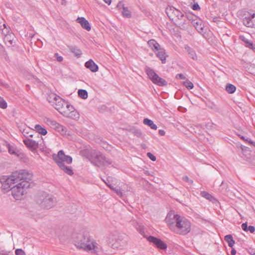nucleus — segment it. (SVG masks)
Segmentation results:
<instances>
[{
  "instance_id": "nucleus-24",
  "label": "nucleus",
  "mask_w": 255,
  "mask_h": 255,
  "mask_svg": "<svg viewBox=\"0 0 255 255\" xmlns=\"http://www.w3.org/2000/svg\"><path fill=\"white\" fill-rule=\"evenodd\" d=\"M194 26L198 32L200 33H205L204 26L202 25L201 20H199L196 22L194 21Z\"/></svg>"
},
{
  "instance_id": "nucleus-46",
  "label": "nucleus",
  "mask_w": 255,
  "mask_h": 255,
  "mask_svg": "<svg viewBox=\"0 0 255 255\" xmlns=\"http://www.w3.org/2000/svg\"><path fill=\"white\" fill-rule=\"evenodd\" d=\"M147 157L152 161H154L156 160V157L153 154H152L150 152H147Z\"/></svg>"
},
{
  "instance_id": "nucleus-26",
  "label": "nucleus",
  "mask_w": 255,
  "mask_h": 255,
  "mask_svg": "<svg viewBox=\"0 0 255 255\" xmlns=\"http://www.w3.org/2000/svg\"><path fill=\"white\" fill-rule=\"evenodd\" d=\"M64 116L69 117L74 120H77L79 118V113L75 110H74L71 112H69L68 113H66V114L64 113Z\"/></svg>"
},
{
  "instance_id": "nucleus-56",
  "label": "nucleus",
  "mask_w": 255,
  "mask_h": 255,
  "mask_svg": "<svg viewBox=\"0 0 255 255\" xmlns=\"http://www.w3.org/2000/svg\"><path fill=\"white\" fill-rule=\"evenodd\" d=\"M4 51V49L3 46L0 44V52H2Z\"/></svg>"
},
{
  "instance_id": "nucleus-39",
  "label": "nucleus",
  "mask_w": 255,
  "mask_h": 255,
  "mask_svg": "<svg viewBox=\"0 0 255 255\" xmlns=\"http://www.w3.org/2000/svg\"><path fill=\"white\" fill-rule=\"evenodd\" d=\"M245 45L246 47H248L251 49L254 50L255 49V45L250 40H246V43L245 44Z\"/></svg>"
},
{
  "instance_id": "nucleus-17",
  "label": "nucleus",
  "mask_w": 255,
  "mask_h": 255,
  "mask_svg": "<svg viewBox=\"0 0 255 255\" xmlns=\"http://www.w3.org/2000/svg\"><path fill=\"white\" fill-rule=\"evenodd\" d=\"M85 66L93 72H96L99 69L98 66L92 59L87 61L85 64Z\"/></svg>"
},
{
  "instance_id": "nucleus-63",
  "label": "nucleus",
  "mask_w": 255,
  "mask_h": 255,
  "mask_svg": "<svg viewBox=\"0 0 255 255\" xmlns=\"http://www.w3.org/2000/svg\"><path fill=\"white\" fill-rule=\"evenodd\" d=\"M241 138L243 139L244 140H246L247 141L249 142V140H248V139H245V137L244 136H242L241 137Z\"/></svg>"
},
{
  "instance_id": "nucleus-1",
  "label": "nucleus",
  "mask_w": 255,
  "mask_h": 255,
  "mask_svg": "<svg viewBox=\"0 0 255 255\" xmlns=\"http://www.w3.org/2000/svg\"><path fill=\"white\" fill-rule=\"evenodd\" d=\"M32 174L25 170L15 171L9 177L2 176L0 178L1 188L5 191H11V194L16 200L20 199L25 192V189L29 188L30 181Z\"/></svg>"
},
{
  "instance_id": "nucleus-8",
  "label": "nucleus",
  "mask_w": 255,
  "mask_h": 255,
  "mask_svg": "<svg viewBox=\"0 0 255 255\" xmlns=\"http://www.w3.org/2000/svg\"><path fill=\"white\" fill-rule=\"evenodd\" d=\"M146 71L149 78L155 84L159 86H164L167 85V82L164 79L160 77L152 69L147 68Z\"/></svg>"
},
{
  "instance_id": "nucleus-59",
  "label": "nucleus",
  "mask_w": 255,
  "mask_h": 255,
  "mask_svg": "<svg viewBox=\"0 0 255 255\" xmlns=\"http://www.w3.org/2000/svg\"><path fill=\"white\" fill-rule=\"evenodd\" d=\"M123 5L121 2H119L117 5V7H120L121 6H123Z\"/></svg>"
},
{
  "instance_id": "nucleus-6",
  "label": "nucleus",
  "mask_w": 255,
  "mask_h": 255,
  "mask_svg": "<svg viewBox=\"0 0 255 255\" xmlns=\"http://www.w3.org/2000/svg\"><path fill=\"white\" fill-rule=\"evenodd\" d=\"M36 202L42 208L48 209L53 207L56 199L53 195L43 192L38 196Z\"/></svg>"
},
{
  "instance_id": "nucleus-61",
  "label": "nucleus",
  "mask_w": 255,
  "mask_h": 255,
  "mask_svg": "<svg viewBox=\"0 0 255 255\" xmlns=\"http://www.w3.org/2000/svg\"><path fill=\"white\" fill-rule=\"evenodd\" d=\"M32 137L34 138L33 139L37 140L36 138L39 139V138H41V136H39V137H38L36 135H35V136H33Z\"/></svg>"
},
{
  "instance_id": "nucleus-3",
  "label": "nucleus",
  "mask_w": 255,
  "mask_h": 255,
  "mask_svg": "<svg viewBox=\"0 0 255 255\" xmlns=\"http://www.w3.org/2000/svg\"><path fill=\"white\" fill-rule=\"evenodd\" d=\"M166 13L176 25L181 29L186 28V16L180 10L173 6H169L166 8Z\"/></svg>"
},
{
  "instance_id": "nucleus-52",
  "label": "nucleus",
  "mask_w": 255,
  "mask_h": 255,
  "mask_svg": "<svg viewBox=\"0 0 255 255\" xmlns=\"http://www.w3.org/2000/svg\"><path fill=\"white\" fill-rule=\"evenodd\" d=\"M158 133L161 136H163L165 135V132L164 131V130H162V129H159V131H158Z\"/></svg>"
},
{
  "instance_id": "nucleus-47",
  "label": "nucleus",
  "mask_w": 255,
  "mask_h": 255,
  "mask_svg": "<svg viewBox=\"0 0 255 255\" xmlns=\"http://www.w3.org/2000/svg\"><path fill=\"white\" fill-rule=\"evenodd\" d=\"M182 179L184 181L189 183L190 184H192L193 183V181L192 180L190 179L187 176H183L182 177Z\"/></svg>"
},
{
  "instance_id": "nucleus-13",
  "label": "nucleus",
  "mask_w": 255,
  "mask_h": 255,
  "mask_svg": "<svg viewBox=\"0 0 255 255\" xmlns=\"http://www.w3.org/2000/svg\"><path fill=\"white\" fill-rule=\"evenodd\" d=\"M244 24L249 27L255 28V13L252 14L249 13L243 19Z\"/></svg>"
},
{
  "instance_id": "nucleus-33",
  "label": "nucleus",
  "mask_w": 255,
  "mask_h": 255,
  "mask_svg": "<svg viewBox=\"0 0 255 255\" xmlns=\"http://www.w3.org/2000/svg\"><path fill=\"white\" fill-rule=\"evenodd\" d=\"M201 195H202V197L213 202H214V200H215V199L213 196H212L210 194L206 191L201 192Z\"/></svg>"
},
{
  "instance_id": "nucleus-31",
  "label": "nucleus",
  "mask_w": 255,
  "mask_h": 255,
  "mask_svg": "<svg viewBox=\"0 0 255 255\" xmlns=\"http://www.w3.org/2000/svg\"><path fill=\"white\" fill-rule=\"evenodd\" d=\"M47 124L52 128L57 130L58 126H59V123H57L55 121L48 119L47 120Z\"/></svg>"
},
{
  "instance_id": "nucleus-22",
  "label": "nucleus",
  "mask_w": 255,
  "mask_h": 255,
  "mask_svg": "<svg viewBox=\"0 0 255 255\" xmlns=\"http://www.w3.org/2000/svg\"><path fill=\"white\" fill-rule=\"evenodd\" d=\"M59 167L66 174L69 175H72L74 174L72 168L71 166H66L64 163H60Z\"/></svg>"
},
{
  "instance_id": "nucleus-29",
  "label": "nucleus",
  "mask_w": 255,
  "mask_h": 255,
  "mask_svg": "<svg viewBox=\"0 0 255 255\" xmlns=\"http://www.w3.org/2000/svg\"><path fill=\"white\" fill-rule=\"evenodd\" d=\"M242 228L244 231H250L251 233H253L255 231V227L251 225L248 226L247 222L242 224Z\"/></svg>"
},
{
  "instance_id": "nucleus-51",
  "label": "nucleus",
  "mask_w": 255,
  "mask_h": 255,
  "mask_svg": "<svg viewBox=\"0 0 255 255\" xmlns=\"http://www.w3.org/2000/svg\"><path fill=\"white\" fill-rule=\"evenodd\" d=\"M211 108L214 111L217 112H220V108L214 105L213 106L211 107Z\"/></svg>"
},
{
  "instance_id": "nucleus-5",
  "label": "nucleus",
  "mask_w": 255,
  "mask_h": 255,
  "mask_svg": "<svg viewBox=\"0 0 255 255\" xmlns=\"http://www.w3.org/2000/svg\"><path fill=\"white\" fill-rule=\"evenodd\" d=\"M176 233L182 235H187L191 231V223L184 217L177 216Z\"/></svg>"
},
{
  "instance_id": "nucleus-48",
  "label": "nucleus",
  "mask_w": 255,
  "mask_h": 255,
  "mask_svg": "<svg viewBox=\"0 0 255 255\" xmlns=\"http://www.w3.org/2000/svg\"><path fill=\"white\" fill-rule=\"evenodd\" d=\"M192 8L194 10H198L200 9V7L198 3H195L192 5Z\"/></svg>"
},
{
  "instance_id": "nucleus-14",
  "label": "nucleus",
  "mask_w": 255,
  "mask_h": 255,
  "mask_svg": "<svg viewBox=\"0 0 255 255\" xmlns=\"http://www.w3.org/2000/svg\"><path fill=\"white\" fill-rule=\"evenodd\" d=\"M23 142L27 148L33 151L38 147L39 141L27 138L23 139Z\"/></svg>"
},
{
  "instance_id": "nucleus-40",
  "label": "nucleus",
  "mask_w": 255,
  "mask_h": 255,
  "mask_svg": "<svg viewBox=\"0 0 255 255\" xmlns=\"http://www.w3.org/2000/svg\"><path fill=\"white\" fill-rule=\"evenodd\" d=\"M0 108L5 109L7 108V103L5 100L0 96Z\"/></svg>"
},
{
  "instance_id": "nucleus-23",
  "label": "nucleus",
  "mask_w": 255,
  "mask_h": 255,
  "mask_svg": "<svg viewBox=\"0 0 255 255\" xmlns=\"http://www.w3.org/2000/svg\"><path fill=\"white\" fill-rule=\"evenodd\" d=\"M148 45L153 51H156L160 47V45L154 39H150L147 42Z\"/></svg>"
},
{
  "instance_id": "nucleus-53",
  "label": "nucleus",
  "mask_w": 255,
  "mask_h": 255,
  "mask_svg": "<svg viewBox=\"0 0 255 255\" xmlns=\"http://www.w3.org/2000/svg\"><path fill=\"white\" fill-rule=\"evenodd\" d=\"M236 254V250L233 248V247L232 248V250H231V254L232 255H235Z\"/></svg>"
},
{
  "instance_id": "nucleus-11",
  "label": "nucleus",
  "mask_w": 255,
  "mask_h": 255,
  "mask_svg": "<svg viewBox=\"0 0 255 255\" xmlns=\"http://www.w3.org/2000/svg\"><path fill=\"white\" fill-rule=\"evenodd\" d=\"M128 237L126 234H123L119 235L116 240V242L112 245L113 249L124 247L127 244Z\"/></svg>"
},
{
  "instance_id": "nucleus-54",
  "label": "nucleus",
  "mask_w": 255,
  "mask_h": 255,
  "mask_svg": "<svg viewBox=\"0 0 255 255\" xmlns=\"http://www.w3.org/2000/svg\"><path fill=\"white\" fill-rule=\"evenodd\" d=\"M240 38L246 43V40H248L244 36H240Z\"/></svg>"
},
{
  "instance_id": "nucleus-25",
  "label": "nucleus",
  "mask_w": 255,
  "mask_h": 255,
  "mask_svg": "<svg viewBox=\"0 0 255 255\" xmlns=\"http://www.w3.org/2000/svg\"><path fill=\"white\" fill-rule=\"evenodd\" d=\"M35 132L38 134H41L45 135L47 134V131L45 128L42 127L40 125H36L35 126Z\"/></svg>"
},
{
  "instance_id": "nucleus-18",
  "label": "nucleus",
  "mask_w": 255,
  "mask_h": 255,
  "mask_svg": "<svg viewBox=\"0 0 255 255\" xmlns=\"http://www.w3.org/2000/svg\"><path fill=\"white\" fill-rule=\"evenodd\" d=\"M156 51V56L160 59L162 63H165L167 56V55H165V50L160 47Z\"/></svg>"
},
{
  "instance_id": "nucleus-42",
  "label": "nucleus",
  "mask_w": 255,
  "mask_h": 255,
  "mask_svg": "<svg viewBox=\"0 0 255 255\" xmlns=\"http://www.w3.org/2000/svg\"><path fill=\"white\" fill-rule=\"evenodd\" d=\"M248 72L252 74V75H254L255 76V66L251 65L248 68Z\"/></svg>"
},
{
  "instance_id": "nucleus-55",
  "label": "nucleus",
  "mask_w": 255,
  "mask_h": 255,
  "mask_svg": "<svg viewBox=\"0 0 255 255\" xmlns=\"http://www.w3.org/2000/svg\"><path fill=\"white\" fill-rule=\"evenodd\" d=\"M103 1L106 3H107L108 5H110L112 2V0H103Z\"/></svg>"
},
{
  "instance_id": "nucleus-57",
  "label": "nucleus",
  "mask_w": 255,
  "mask_h": 255,
  "mask_svg": "<svg viewBox=\"0 0 255 255\" xmlns=\"http://www.w3.org/2000/svg\"><path fill=\"white\" fill-rule=\"evenodd\" d=\"M249 142L251 144H252L255 147V142H254L253 141H252L251 140H249Z\"/></svg>"
},
{
  "instance_id": "nucleus-9",
  "label": "nucleus",
  "mask_w": 255,
  "mask_h": 255,
  "mask_svg": "<svg viewBox=\"0 0 255 255\" xmlns=\"http://www.w3.org/2000/svg\"><path fill=\"white\" fill-rule=\"evenodd\" d=\"M52 158L58 166L60 165V163H64V162H66L67 164H70L72 162V157L65 155L62 150L59 151L57 154H53Z\"/></svg>"
},
{
  "instance_id": "nucleus-21",
  "label": "nucleus",
  "mask_w": 255,
  "mask_h": 255,
  "mask_svg": "<svg viewBox=\"0 0 255 255\" xmlns=\"http://www.w3.org/2000/svg\"><path fill=\"white\" fill-rule=\"evenodd\" d=\"M68 47L70 52L74 53L76 57L79 58L81 56L82 54V51L77 46L75 45H69Z\"/></svg>"
},
{
  "instance_id": "nucleus-19",
  "label": "nucleus",
  "mask_w": 255,
  "mask_h": 255,
  "mask_svg": "<svg viewBox=\"0 0 255 255\" xmlns=\"http://www.w3.org/2000/svg\"><path fill=\"white\" fill-rule=\"evenodd\" d=\"M131 225L136 228V229L139 232V233L143 235L144 234V229L143 226H141V224L135 220H131L130 221Z\"/></svg>"
},
{
  "instance_id": "nucleus-38",
  "label": "nucleus",
  "mask_w": 255,
  "mask_h": 255,
  "mask_svg": "<svg viewBox=\"0 0 255 255\" xmlns=\"http://www.w3.org/2000/svg\"><path fill=\"white\" fill-rule=\"evenodd\" d=\"M183 85L189 90L192 89L194 87L193 84L188 80L183 82Z\"/></svg>"
},
{
  "instance_id": "nucleus-16",
  "label": "nucleus",
  "mask_w": 255,
  "mask_h": 255,
  "mask_svg": "<svg viewBox=\"0 0 255 255\" xmlns=\"http://www.w3.org/2000/svg\"><path fill=\"white\" fill-rule=\"evenodd\" d=\"M76 21L78 23H80L83 28L86 29L87 31H90L91 29V26L89 22L83 17H79L76 19Z\"/></svg>"
},
{
  "instance_id": "nucleus-58",
  "label": "nucleus",
  "mask_w": 255,
  "mask_h": 255,
  "mask_svg": "<svg viewBox=\"0 0 255 255\" xmlns=\"http://www.w3.org/2000/svg\"><path fill=\"white\" fill-rule=\"evenodd\" d=\"M2 27L6 28V25L5 23H3L2 25L1 24V22H0V28H2Z\"/></svg>"
},
{
  "instance_id": "nucleus-62",
  "label": "nucleus",
  "mask_w": 255,
  "mask_h": 255,
  "mask_svg": "<svg viewBox=\"0 0 255 255\" xmlns=\"http://www.w3.org/2000/svg\"><path fill=\"white\" fill-rule=\"evenodd\" d=\"M247 148H248V147H245V146H244L243 147H242V150H243V151H246V150H247Z\"/></svg>"
},
{
  "instance_id": "nucleus-20",
  "label": "nucleus",
  "mask_w": 255,
  "mask_h": 255,
  "mask_svg": "<svg viewBox=\"0 0 255 255\" xmlns=\"http://www.w3.org/2000/svg\"><path fill=\"white\" fill-rule=\"evenodd\" d=\"M185 49L188 54V56L193 59L194 60H197V56L196 55L195 51L191 47L187 45L185 46Z\"/></svg>"
},
{
  "instance_id": "nucleus-12",
  "label": "nucleus",
  "mask_w": 255,
  "mask_h": 255,
  "mask_svg": "<svg viewBox=\"0 0 255 255\" xmlns=\"http://www.w3.org/2000/svg\"><path fill=\"white\" fill-rule=\"evenodd\" d=\"M177 216H180L178 214H174V213H169L165 219L166 222L170 229L174 228L177 225Z\"/></svg>"
},
{
  "instance_id": "nucleus-37",
  "label": "nucleus",
  "mask_w": 255,
  "mask_h": 255,
  "mask_svg": "<svg viewBox=\"0 0 255 255\" xmlns=\"http://www.w3.org/2000/svg\"><path fill=\"white\" fill-rule=\"evenodd\" d=\"M122 13L125 17L129 18L131 17V12L128 10L127 7L123 6Z\"/></svg>"
},
{
  "instance_id": "nucleus-41",
  "label": "nucleus",
  "mask_w": 255,
  "mask_h": 255,
  "mask_svg": "<svg viewBox=\"0 0 255 255\" xmlns=\"http://www.w3.org/2000/svg\"><path fill=\"white\" fill-rule=\"evenodd\" d=\"M113 191H114L118 195L120 196H123V193L122 191H121V189L120 187H115L114 189H113Z\"/></svg>"
},
{
  "instance_id": "nucleus-35",
  "label": "nucleus",
  "mask_w": 255,
  "mask_h": 255,
  "mask_svg": "<svg viewBox=\"0 0 255 255\" xmlns=\"http://www.w3.org/2000/svg\"><path fill=\"white\" fill-rule=\"evenodd\" d=\"M236 90V87L233 84H227L226 87V90L230 94L234 93Z\"/></svg>"
},
{
  "instance_id": "nucleus-4",
  "label": "nucleus",
  "mask_w": 255,
  "mask_h": 255,
  "mask_svg": "<svg viewBox=\"0 0 255 255\" xmlns=\"http://www.w3.org/2000/svg\"><path fill=\"white\" fill-rule=\"evenodd\" d=\"M90 160L95 166H108L111 165L112 161L106 157L101 152L98 151H92L90 154Z\"/></svg>"
},
{
  "instance_id": "nucleus-64",
  "label": "nucleus",
  "mask_w": 255,
  "mask_h": 255,
  "mask_svg": "<svg viewBox=\"0 0 255 255\" xmlns=\"http://www.w3.org/2000/svg\"><path fill=\"white\" fill-rule=\"evenodd\" d=\"M224 181H222L221 185V186L224 185Z\"/></svg>"
},
{
  "instance_id": "nucleus-28",
  "label": "nucleus",
  "mask_w": 255,
  "mask_h": 255,
  "mask_svg": "<svg viewBox=\"0 0 255 255\" xmlns=\"http://www.w3.org/2000/svg\"><path fill=\"white\" fill-rule=\"evenodd\" d=\"M143 123L149 127L151 129H156L157 128V126L153 123V121L147 118L143 120Z\"/></svg>"
},
{
  "instance_id": "nucleus-60",
  "label": "nucleus",
  "mask_w": 255,
  "mask_h": 255,
  "mask_svg": "<svg viewBox=\"0 0 255 255\" xmlns=\"http://www.w3.org/2000/svg\"><path fill=\"white\" fill-rule=\"evenodd\" d=\"M108 186L111 189H112L113 190V189H114L115 188L113 186H112L111 184H110V185H108Z\"/></svg>"
},
{
  "instance_id": "nucleus-34",
  "label": "nucleus",
  "mask_w": 255,
  "mask_h": 255,
  "mask_svg": "<svg viewBox=\"0 0 255 255\" xmlns=\"http://www.w3.org/2000/svg\"><path fill=\"white\" fill-rule=\"evenodd\" d=\"M78 94L79 97L83 99H86L88 98V92L86 90L79 89Z\"/></svg>"
},
{
  "instance_id": "nucleus-15",
  "label": "nucleus",
  "mask_w": 255,
  "mask_h": 255,
  "mask_svg": "<svg viewBox=\"0 0 255 255\" xmlns=\"http://www.w3.org/2000/svg\"><path fill=\"white\" fill-rule=\"evenodd\" d=\"M4 41L8 46H13L16 43L15 37L13 33L10 32L5 35Z\"/></svg>"
},
{
  "instance_id": "nucleus-32",
  "label": "nucleus",
  "mask_w": 255,
  "mask_h": 255,
  "mask_svg": "<svg viewBox=\"0 0 255 255\" xmlns=\"http://www.w3.org/2000/svg\"><path fill=\"white\" fill-rule=\"evenodd\" d=\"M5 145L8 148V152L11 154H16V148L14 146L11 145L8 142L5 141Z\"/></svg>"
},
{
  "instance_id": "nucleus-50",
  "label": "nucleus",
  "mask_w": 255,
  "mask_h": 255,
  "mask_svg": "<svg viewBox=\"0 0 255 255\" xmlns=\"http://www.w3.org/2000/svg\"><path fill=\"white\" fill-rule=\"evenodd\" d=\"M176 78L178 79H185L186 77L182 74H178L176 76Z\"/></svg>"
},
{
  "instance_id": "nucleus-2",
  "label": "nucleus",
  "mask_w": 255,
  "mask_h": 255,
  "mask_svg": "<svg viewBox=\"0 0 255 255\" xmlns=\"http://www.w3.org/2000/svg\"><path fill=\"white\" fill-rule=\"evenodd\" d=\"M75 245L77 248L83 249L94 255H99L102 252V247L93 239H91L88 233L79 235Z\"/></svg>"
},
{
  "instance_id": "nucleus-27",
  "label": "nucleus",
  "mask_w": 255,
  "mask_h": 255,
  "mask_svg": "<svg viewBox=\"0 0 255 255\" xmlns=\"http://www.w3.org/2000/svg\"><path fill=\"white\" fill-rule=\"evenodd\" d=\"M224 240L228 243V246L232 248L235 244V241L233 240V238L232 235H227L225 236Z\"/></svg>"
},
{
  "instance_id": "nucleus-7",
  "label": "nucleus",
  "mask_w": 255,
  "mask_h": 255,
  "mask_svg": "<svg viewBox=\"0 0 255 255\" xmlns=\"http://www.w3.org/2000/svg\"><path fill=\"white\" fill-rule=\"evenodd\" d=\"M49 102L55 104V108L60 113H64L66 114V112L64 111V106L66 105V102L61 98L59 96L56 94H51L48 97Z\"/></svg>"
},
{
  "instance_id": "nucleus-49",
  "label": "nucleus",
  "mask_w": 255,
  "mask_h": 255,
  "mask_svg": "<svg viewBox=\"0 0 255 255\" xmlns=\"http://www.w3.org/2000/svg\"><path fill=\"white\" fill-rule=\"evenodd\" d=\"M54 56H55V57L56 58V59L58 62L62 61L63 57L61 56H59V55L57 53H55Z\"/></svg>"
},
{
  "instance_id": "nucleus-10",
  "label": "nucleus",
  "mask_w": 255,
  "mask_h": 255,
  "mask_svg": "<svg viewBox=\"0 0 255 255\" xmlns=\"http://www.w3.org/2000/svg\"><path fill=\"white\" fill-rule=\"evenodd\" d=\"M144 237L147 239L149 242L152 243L158 249L164 250L167 249V245L160 239L152 236L148 237L144 236Z\"/></svg>"
},
{
  "instance_id": "nucleus-44",
  "label": "nucleus",
  "mask_w": 255,
  "mask_h": 255,
  "mask_svg": "<svg viewBox=\"0 0 255 255\" xmlns=\"http://www.w3.org/2000/svg\"><path fill=\"white\" fill-rule=\"evenodd\" d=\"M65 107L68 109V111H69V112H71L75 110V109L73 106H72L70 104H69L67 103H66Z\"/></svg>"
},
{
  "instance_id": "nucleus-43",
  "label": "nucleus",
  "mask_w": 255,
  "mask_h": 255,
  "mask_svg": "<svg viewBox=\"0 0 255 255\" xmlns=\"http://www.w3.org/2000/svg\"><path fill=\"white\" fill-rule=\"evenodd\" d=\"M132 132L135 136H136L137 137H140L142 135L141 132L139 129H133Z\"/></svg>"
},
{
  "instance_id": "nucleus-45",
  "label": "nucleus",
  "mask_w": 255,
  "mask_h": 255,
  "mask_svg": "<svg viewBox=\"0 0 255 255\" xmlns=\"http://www.w3.org/2000/svg\"><path fill=\"white\" fill-rule=\"evenodd\" d=\"M15 253L16 255H26L22 249H16L15 251Z\"/></svg>"
},
{
  "instance_id": "nucleus-36",
  "label": "nucleus",
  "mask_w": 255,
  "mask_h": 255,
  "mask_svg": "<svg viewBox=\"0 0 255 255\" xmlns=\"http://www.w3.org/2000/svg\"><path fill=\"white\" fill-rule=\"evenodd\" d=\"M56 130L60 132L61 134L65 135L66 134L67 129L66 127L60 124H59V126H58V128Z\"/></svg>"
},
{
  "instance_id": "nucleus-30",
  "label": "nucleus",
  "mask_w": 255,
  "mask_h": 255,
  "mask_svg": "<svg viewBox=\"0 0 255 255\" xmlns=\"http://www.w3.org/2000/svg\"><path fill=\"white\" fill-rule=\"evenodd\" d=\"M22 133L23 135L27 138H29V137H32L33 136L36 135L38 137H39V134L36 133L35 131H32L30 130V132L27 131L26 129H24Z\"/></svg>"
}]
</instances>
